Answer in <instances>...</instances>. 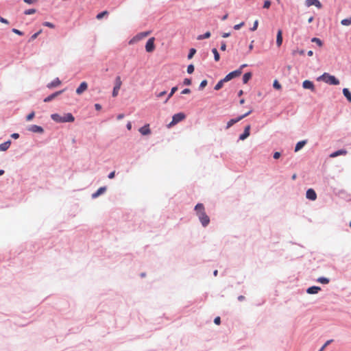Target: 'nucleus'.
<instances>
[{
	"mask_svg": "<svg viewBox=\"0 0 351 351\" xmlns=\"http://www.w3.org/2000/svg\"><path fill=\"white\" fill-rule=\"evenodd\" d=\"M51 119L56 123H72L75 121V117L71 112L65 113L63 116L58 113L51 114Z\"/></svg>",
	"mask_w": 351,
	"mask_h": 351,
	"instance_id": "nucleus-1",
	"label": "nucleus"
},
{
	"mask_svg": "<svg viewBox=\"0 0 351 351\" xmlns=\"http://www.w3.org/2000/svg\"><path fill=\"white\" fill-rule=\"evenodd\" d=\"M318 81H322L330 85H339L340 82L335 75H332L328 73H324L317 77Z\"/></svg>",
	"mask_w": 351,
	"mask_h": 351,
	"instance_id": "nucleus-2",
	"label": "nucleus"
},
{
	"mask_svg": "<svg viewBox=\"0 0 351 351\" xmlns=\"http://www.w3.org/2000/svg\"><path fill=\"white\" fill-rule=\"evenodd\" d=\"M238 74L236 71H231L228 74H227L223 79L220 80L215 86L214 90H220L225 82H228L230 81L232 79H234L237 77V75Z\"/></svg>",
	"mask_w": 351,
	"mask_h": 351,
	"instance_id": "nucleus-3",
	"label": "nucleus"
},
{
	"mask_svg": "<svg viewBox=\"0 0 351 351\" xmlns=\"http://www.w3.org/2000/svg\"><path fill=\"white\" fill-rule=\"evenodd\" d=\"M186 118L184 112H178L173 115L171 121L167 125L168 128H171L179 122L183 121Z\"/></svg>",
	"mask_w": 351,
	"mask_h": 351,
	"instance_id": "nucleus-4",
	"label": "nucleus"
},
{
	"mask_svg": "<svg viewBox=\"0 0 351 351\" xmlns=\"http://www.w3.org/2000/svg\"><path fill=\"white\" fill-rule=\"evenodd\" d=\"M121 85H122V81L121 80V77L119 75H117L114 80V86L113 87V90H112V96L113 97H115L118 95L119 90Z\"/></svg>",
	"mask_w": 351,
	"mask_h": 351,
	"instance_id": "nucleus-5",
	"label": "nucleus"
},
{
	"mask_svg": "<svg viewBox=\"0 0 351 351\" xmlns=\"http://www.w3.org/2000/svg\"><path fill=\"white\" fill-rule=\"evenodd\" d=\"M198 219L202 224V226L204 228L207 227L210 223V217L208 215L204 213H199V215H197Z\"/></svg>",
	"mask_w": 351,
	"mask_h": 351,
	"instance_id": "nucleus-6",
	"label": "nucleus"
},
{
	"mask_svg": "<svg viewBox=\"0 0 351 351\" xmlns=\"http://www.w3.org/2000/svg\"><path fill=\"white\" fill-rule=\"evenodd\" d=\"M150 34V31L142 32L137 34L135 36H134L130 41L129 44H132L134 42H137L143 39V38L147 36Z\"/></svg>",
	"mask_w": 351,
	"mask_h": 351,
	"instance_id": "nucleus-7",
	"label": "nucleus"
},
{
	"mask_svg": "<svg viewBox=\"0 0 351 351\" xmlns=\"http://www.w3.org/2000/svg\"><path fill=\"white\" fill-rule=\"evenodd\" d=\"M155 38L154 37L149 38L145 44V50L148 53H151L155 49L154 44Z\"/></svg>",
	"mask_w": 351,
	"mask_h": 351,
	"instance_id": "nucleus-8",
	"label": "nucleus"
},
{
	"mask_svg": "<svg viewBox=\"0 0 351 351\" xmlns=\"http://www.w3.org/2000/svg\"><path fill=\"white\" fill-rule=\"evenodd\" d=\"M64 89L61 90L56 91V92L53 93L52 94L49 95V96L46 97L43 99V101L45 103L50 102L52 100H53L56 97H57L58 96L61 95L62 93H64Z\"/></svg>",
	"mask_w": 351,
	"mask_h": 351,
	"instance_id": "nucleus-9",
	"label": "nucleus"
},
{
	"mask_svg": "<svg viewBox=\"0 0 351 351\" xmlns=\"http://www.w3.org/2000/svg\"><path fill=\"white\" fill-rule=\"evenodd\" d=\"M27 130L33 133L43 134L44 132L43 128L37 125H31L28 126Z\"/></svg>",
	"mask_w": 351,
	"mask_h": 351,
	"instance_id": "nucleus-10",
	"label": "nucleus"
},
{
	"mask_svg": "<svg viewBox=\"0 0 351 351\" xmlns=\"http://www.w3.org/2000/svg\"><path fill=\"white\" fill-rule=\"evenodd\" d=\"M250 129H251L250 125H246L244 128L243 132L239 135V141L245 140L250 135Z\"/></svg>",
	"mask_w": 351,
	"mask_h": 351,
	"instance_id": "nucleus-11",
	"label": "nucleus"
},
{
	"mask_svg": "<svg viewBox=\"0 0 351 351\" xmlns=\"http://www.w3.org/2000/svg\"><path fill=\"white\" fill-rule=\"evenodd\" d=\"M306 197L311 201H315L317 199L316 192L313 189H308L306 192Z\"/></svg>",
	"mask_w": 351,
	"mask_h": 351,
	"instance_id": "nucleus-12",
	"label": "nucleus"
},
{
	"mask_svg": "<svg viewBox=\"0 0 351 351\" xmlns=\"http://www.w3.org/2000/svg\"><path fill=\"white\" fill-rule=\"evenodd\" d=\"M106 190H107V186H101L95 193H93L91 195V197L93 199H96L98 197H99L101 195L104 194L106 191Z\"/></svg>",
	"mask_w": 351,
	"mask_h": 351,
	"instance_id": "nucleus-13",
	"label": "nucleus"
},
{
	"mask_svg": "<svg viewBox=\"0 0 351 351\" xmlns=\"http://www.w3.org/2000/svg\"><path fill=\"white\" fill-rule=\"evenodd\" d=\"M302 87L304 89H308L312 91H315V90L314 83L308 80H306L302 82Z\"/></svg>",
	"mask_w": 351,
	"mask_h": 351,
	"instance_id": "nucleus-14",
	"label": "nucleus"
},
{
	"mask_svg": "<svg viewBox=\"0 0 351 351\" xmlns=\"http://www.w3.org/2000/svg\"><path fill=\"white\" fill-rule=\"evenodd\" d=\"M305 5L307 7H310L311 5H315L317 8H321L322 7V4L319 0H306Z\"/></svg>",
	"mask_w": 351,
	"mask_h": 351,
	"instance_id": "nucleus-15",
	"label": "nucleus"
},
{
	"mask_svg": "<svg viewBox=\"0 0 351 351\" xmlns=\"http://www.w3.org/2000/svg\"><path fill=\"white\" fill-rule=\"evenodd\" d=\"M88 88V84L86 82L80 83V86L77 88L75 92L77 95L82 94Z\"/></svg>",
	"mask_w": 351,
	"mask_h": 351,
	"instance_id": "nucleus-16",
	"label": "nucleus"
},
{
	"mask_svg": "<svg viewBox=\"0 0 351 351\" xmlns=\"http://www.w3.org/2000/svg\"><path fill=\"white\" fill-rule=\"evenodd\" d=\"M139 132L143 136L149 134L151 133V130L149 124H145L140 128Z\"/></svg>",
	"mask_w": 351,
	"mask_h": 351,
	"instance_id": "nucleus-17",
	"label": "nucleus"
},
{
	"mask_svg": "<svg viewBox=\"0 0 351 351\" xmlns=\"http://www.w3.org/2000/svg\"><path fill=\"white\" fill-rule=\"evenodd\" d=\"M347 150L345 149H338L337 151H335L333 152H332L330 154V158H335V157H337L339 156H341V155H346L347 154Z\"/></svg>",
	"mask_w": 351,
	"mask_h": 351,
	"instance_id": "nucleus-18",
	"label": "nucleus"
},
{
	"mask_svg": "<svg viewBox=\"0 0 351 351\" xmlns=\"http://www.w3.org/2000/svg\"><path fill=\"white\" fill-rule=\"evenodd\" d=\"M321 290V287L318 286H311L306 289V291L308 294H316Z\"/></svg>",
	"mask_w": 351,
	"mask_h": 351,
	"instance_id": "nucleus-19",
	"label": "nucleus"
},
{
	"mask_svg": "<svg viewBox=\"0 0 351 351\" xmlns=\"http://www.w3.org/2000/svg\"><path fill=\"white\" fill-rule=\"evenodd\" d=\"M241 120V117H239V116L236 118L231 119L230 121H228L227 125L226 126V130L229 129L234 124L238 123Z\"/></svg>",
	"mask_w": 351,
	"mask_h": 351,
	"instance_id": "nucleus-20",
	"label": "nucleus"
},
{
	"mask_svg": "<svg viewBox=\"0 0 351 351\" xmlns=\"http://www.w3.org/2000/svg\"><path fill=\"white\" fill-rule=\"evenodd\" d=\"M339 195L341 198H343V199H346V201H348V202L351 201V195H350V194H349V193H347L346 191H344V190H341V191H339Z\"/></svg>",
	"mask_w": 351,
	"mask_h": 351,
	"instance_id": "nucleus-21",
	"label": "nucleus"
},
{
	"mask_svg": "<svg viewBox=\"0 0 351 351\" xmlns=\"http://www.w3.org/2000/svg\"><path fill=\"white\" fill-rule=\"evenodd\" d=\"M61 84V81L58 77L55 78L53 81H51L50 83H49L47 85V87L48 88H53L54 87H56L59 86Z\"/></svg>",
	"mask_w": 351,
	"mask_h": 351,
	"instance_id": "nucleus-22",
	"label": "nucleus"
},
{
	"mask_svg": "<svg viewBox=\"0 0 351 351\" xmlns=\"http://www.w3.org/2000/svg\"><path fill=\"white\" fill-rule=\"evenodd\" d=\"M306 143H307V140H302V141H298L295 146V149H294L295 152H297L300 151V149H302Z\"/></svg>",
	"mask_w": 351,
	"mask_h": 351,
	"instance_id": "nucleus-23",
	"label": "nucleus"
},
{
	"mask_svg": "<svg viewBox=\"0 0 351 351\" xmlns=\"http://www.w3.org/2000/svg\"><path fill=\"white\" fill-rule=\"evenodd\" d=\"M282 43V31L278 29L276 35V45L278 47H280Z\"/></svg>",
	"mask_w": 351,
	"mask_h": 351,
	"instance_id": "nucleus-24",
	"label": "nucleus"
},
{
	"mask_svg": "<svg viewBox=\"0 0 351 351\" xmlns=\"http://www.w3.org/2000/svg\"><path fill=\"white\" fill-rule=\"evenodd\" d=\"M194 210L196 212V215H199V213H204L205 212L204 206L202 203H197L195 205V206L194 208Z\"/></svg>",
	"mask_w": 351,
	"mask_h": 351,
	"instance_id": "nucleus-25",
	"label": "nucleus"
},
{
	"mask_svg": "<svg viewBox=\"0 0 351 351\" xmlns=\"http://www.w3.org/2000/svg\"><path fill=\"white\" fill-rule=\"evenodd\" d=\"M12 143V141L10 140H8L5 141L4 143L0 144V151L5 152L8 149L10 145Z\"/></svg>",
	"mask_w": 351,
	"mask_h": 351,
	"instance_id": "nucleus-26",
	"label": "nucleus"
},
{
	"mask_svg": "<svg viewBox=\"0 0 351 351\" xmlns=\"http://www.w3.org/2000/svg\"><path fill=\"white\" fill-rule=\"evenodd\" d=\"M252 77V73L251 71L247 72L243 75V83L247 84Z\"/></svg>",
	"mask_w": 351,
	"mask_h": 351,
	"instance_id": "nucleus-27",
	"label": "nucleus"
},
{
	"mask_svg": "<svg viewBox=\"0 0 351 351\" xmlns=\"http://www.w3.org/2000/svg\"><path fill=\"white\" fill-rule=\"evenodd\" d=\"M343 95L349 102H351V92L348 88H343Z\"/></svg>",
	"mask_w": 351,
	"mask_h": 351,
	"instance_id": "nucleus-28",
	"label": "nucleus"
},
{
	"mask_svg": "<svg viewBox=\"0 0 351 351\" xmlns=\"http://www.w3.org/2000/svg\"><path fill=\"white\" fill-rule=\"evenodd\" d=\"M178 88L177 86L171 88L170 93L168 94L164 103H167L169 99L173 95V94L178 90Z\"/></svg>",
	"mask_w": 351,
	"mask_h": 351,
	"instance_id": "nucleus-29",
	"label": "nucleus"
},
{
	"mask_svg": "<svg viewBox=\"0 0 351 351\" xmlns=\"http://www.w3.org/2000/svg\"><path fill=\"white\" fill-rule=\"evenodd\" d=\"M317 281L321 284L326 285L329 283L330 279L324 276H321L317 278Z\"/></svg>",
	"mask_w": 351,
	"mask_h": 351,
	"instance_id": "nucleus-30",
	"label": "nucleus"
},
{
	"mask_svg": "<svg viewBox=\"0 0 351 351\" xmlns=\"http://www.w3.org/2000/svg\"><path fill=\"white\" fill-rule=\"evenodd\" d=\"M212 53L214 55V60L215 62H218L220 60V55L216 48H213L211 50Z\"/></svg>",
	"mask_w": 351,
	"mask_h": 351,
	"instance_id": "nucleus-31",
	"label": "nucleus"
},
{
	"mask_svg": "<svg viewBox=\"0 0 351 351\" xmlns=\"http://www.w3.org/2000/svg\"><path fill=\"white\" fill-rule=\"evenodd\" d=\"M210 32L208 31V32H205L203 34L199 35L197 36V39L199 40H204V39L208 38H210Z\"/></svg>",
	"mask_w": 351,
	"mask_h": 351,
	"instance_id": "nucleus-32",
	"label": "nucleus"
},
{
	"mask_svg": "<svg viewBox=\"0 0 351 351\" xmlns=\"http://www.w3.org/2000/svg\"><path fill=\"white\" fill-rule=\"evenodd\" d=\"M107 15H108V12L107 10H104L96 15V19L100 20Z\"/></svg>",
	"mask_w": 351,
	"mask_h": 351,
	"instance_id": "nucleus-33",
	"label": "nucleus"
},
{
	"mask_svg": "<svg viewBox=\"0 0 351 351\" xmlns=\"http://www.w3.org/2000/svg\"><path fill=\"white\" fill-rule=\"evenodd\" d=\"M247 64H241V65L239 66V69H236V70H234V71H236V72H237V73H238V74L237 75V77H239V76L241 75L243 69L244 68L247 67Z\"/></svg>",
	"mask_w": 351,
	"mask_h": 351,
	"instance_id": "nucleus-34",
	"label": "nucleus"
},
{
	"mask_svg": "<svg viewBox=\"0 0 351 351\" xmlns=\"http://www.w3.org/2000/svg\"><path fill=\"white\" fill-rule=\"evenodd\" d=\"M311 42L316 43L319 47H322V45H323L322 40L317 37L312 38Z\"/></svg>",
	"mask_w": 351,
	"mask_h": 351,
	"instance_id": "nucleus-35",
	"label": "nucleus"
},
{
	"mask_svg": "<svg viewBox=\"0 0 351 351\" xmlns=\"http://www.w3.org/2000/svg\"><path fill=\"white\" fill-rule=\"evenodd\" d=\"M341 24L344 26H348L351 25V17L346 18L341 21Z\"/></svg>",
	"mask_w": 351,
	"mask_h": 351,
	"instance_id": "nucleus-36",
	"label": "nucleus"
},
{
	"mask_svg": "<svg viewBox=\"0 0 351 351\" xmlns=\"http://www.w3.org/2000/svg\"><path fill=\"white\" fill-rule=\"evenodd\" d=\"M195 53H196V49L195 48H191L189 49V53L187 55V58L189 60L191 59L194 56Z\"/></svg>",
	"mask_w": 351,
	"mask_h": 351,
	"instance_id": "nucleus-37",
	"label": "nucleus"
},
{
	"mask_svg": "<svg viewBox=\"0 0 351 351\" xmlns=\"http://www.w3.org/2000/svg\"><path fill=\"white\" fill-rule=\"evenodd\" d=\"M207 84H208V81L206 80H202L198 87V90H202L207 86Z\"/></svg>",
	"mask_w": 351,
	"mask_h": 351,
	"instance_id": "nucleus-38",
	"label": "nucleus"
},
{
	"mask_svg": "<svg viewBox=\"0 0 351 351\" xmlns=\"http://www.w3.org/2000/svg\"><path fill=\"white\" fill-rule=\"evenodd\" d=\"M273 87L274 89L280 90L282 88V86L277 80H275L273 82Z\"/></svg>",
	"mask_w": 351,
	"mask_h": 351,
	"instance_id": "nucleus-39",
	"label": "nucleus"
},
{
	"mask_svg": "<svg viewBox=\"0 0 351 351\" xmlns=\"http://www.w3.org/2000/svg\"><path fill=\"white\" fill-rule=\"evenodd\" d=\"M333 339H329L326 341V343L322 346V348L319 350V351H324L326 348L330 345L332 342H333Z\"/></svg>",
	"mask_w": 351,
	"mask_h": 351,
	"instance_id": "nucleus-40",
	"label": "nucleus"
},
{
	"mask_svg": "<svg viewBox=\"0 0 351 351\" xmlns=\"http://www.w3.org/2000/svg\"><path fill=\"white\" fill-rule=\"evenodd\" d=\"M36 12V10L34 8L27 9L24 11V14L30 15Z\"/></svg>",
	"mask_w": 351,
	"mask_h": 351,
	"instance_id": "nucleus-41",
	"label": "nucleus"
},
{
	"mask_svg": "<svg viewBox=\"0 0 351 351\" xmlns=\"http://www.w3.org/2000/svg\"><path fill=\"white\" fill-rule=\"evenodd\" d=\"M194 70L195 66L193 64H190L188 65L186 71L189 74H192L194 72Z\"/></svg>",
	"mask_w": 351,
	"mask_h": 351,
	"instance_id": "nucleus-42",
	"label": "nucleus"
},
{
	"mask_svg": "<svg viewBox=\"0 0 351 351\" xmlns=\"http://www.w3.org/2000/svg\"><path fill=\"white\" fill-rule=\"evenodd\" d=\"M41 32H42V30H39L38 32H37L34 33L33 35H32L29 41L31 42V41H33L34 40H35L38 36V35L41 33Z\"/></svg>",
	"mask_w": 351,
	"mask_h": 351,
	"instance_id": "nucleus-43",
	"label": "nucleus"
},
{
	"mask_svg": "<svg viewBox=\"0 0 351 351\" xmlns=\"http://www.w3.org/2000/svg\"><path fill=\"white\" fill-rule=\"evenodd\" d=\"M271 2L270 0H265L263 3V8L269 9L271 6Z\"/></svg>",
	"mask_w": 351,
	"mask_h": 351,
	"instance_id": "nucleus-44",
	"label": "nucleus"
},
{
	"mask_svg": "<svg viewBox=\"0 0 351 351\" xmlns=\"http://www.w3.org/2000/svg\"><path fill=\"white\" fill-rule=\"evenodd\" d=\"M192 83V80L191 78H185L184 80H183V85L184 86H190Z\"/></svg>",
	"mask_w": 351,
	"mask_h": 351,
	"instance_id": "nucleus-45",
	"label": "nucleus"
},
{
	"mask_svg": "<svg viewBox=\"0 0 351 351\" xmlns=\"http://www.w3.org/2000/svg\"><path fill=\"white\" fill-rule=\"evenodd\" d=\"M34 116H35V113L34 111H32V112H30L29 114L27 115L26 121H30L31 120H32V119L34 117Z\"/></svg>",
	"mask_w": 351,
	"mask_h": 351,
	"instance_id": "nucleus-46",
	"label": "nucleus"
},
{
	"mask_svg": "<svg viewBox=\"0 0 351 351\" xmlns=\"http://www.w3.org/2000/svg\"><path fill=\"white\" fill-rule=\"evenodd\" d=\"M258 21L256 20L254 22L253 26L250 28V31L254 32V31L256 30L258 28Z\"/></svg>",
	"mask_w": 351,
	"mask_h": 351,
	"instance_id": "nucleus-47",
	"label": "nucleus"
},
{
	"mask_svg": "<svg viewBox=\"0 0 351 351\" xmlns=\"http://www.w3.org/2000/svg\"><path fill=\"white\" fill-rule=\"evenodd\" d=\"M43 25L45 27H49V28H54L55 25L51 22L45 21L43 23Z\"/></svg>",
	"mask_w": 351,
	"mask_h": 351,
	"instance_id": "nucleus-48",
	"label": "nucleus"
},
{
	"mask_svg": "<svg viewBox=\"0 0 351 351\" xmlns=\"http://www.w3.org/2000/svg\"><path fill=\"white\" fill-rule=\"evenodd\" d=\"M245 25V23L244 22H241L239 24H237L235 25H234L233 28L235 30H239L240 29L243 25Z\"/></svg>",
	"mask_w": 351,
	"mask_h": 351,
	"instance_id": "nucleus-49",
	"label": "nucleus"
},
{
	"mask_svg": "<svg viewBox=\"0 0 351 351\" xmlns=\"http://www.w3.org/2000/svg\"><path fill=\"white\" fill-rule=\"evenodd\" d=\"M12 32L19 36H23L24 34V33L23 32H21V30L18 29H16V28H13L12 29Z\"/></svg>",
	"mask_w": 351,
	"mask_h": 351,
	"instance_id": "nucleus-50",
	"label": "nucleus"
},
{
	"mask_svg": "<svg viewBox=\"0 0 351 351\" xmlns=\"http://www.w3.org/2000/svg\"><path fill=\"white\" fill-rule=\"evenodd\" d=\"M297 53H299L300 55L303 56L305 53V51L304 49H298L297 50L293 51V54L295 55Z\"/></svg>",
	"mask_w": 351,
	"mask_h": 351,
	"instance_id": "nucleus-51",
	"label": "nucleus"
},
{
	"mask_svg": "<svg viewBox=\"0 0 351 351\" xmlns=\"http://www.w3.org/2000/svg\"><path fill=\"white\" fill-rule=\"evenodd\" d=\"M220 49L221 51H226V43L224 40H222L221 42V47H220Z\"/></svg>",
	"mask_w": 351,
	"mask_h": 351,
	"instance_id": "nucleus-52",
	"label": "nucleus"
},
{
	"mask_svg": "<svg viewBox=\"0 0 351 351\" xmlns=\"http://www.w3.org/2000/svg\"><path fill=\"white\" fill-rule=\"evenodd\" d=\"M252 112V110H249L248 112H246V113L241 114L239 116V117H241V120L245 117H247L248 115H250Z\"/></svg>",
	"mask_w": 351,
	"mask_h": 351,
	"instance_id": "nucleus-53",
	"label": "nucleus"
},
{
	"mask_svg": "<svg viewBox=\"0 0 351 351\" xmlns=\"http://www.w3.org/2000/svg\"><path fill=\"white\" fill-rule=\"evenodd\" d=\"M281 156V153L280 152H276L273 154V157L274 159H278Z\"/></svg>",
	"mask_w": 351,
	"mask_h": 351,
	"instance_id": "nucleus-54",
	"label": "nucleus"
},
{
	"mask_svg": "<svg viewBox=\"0 0 351 351\" xmlns=\"http://www.w3.org/2000/svg\"><path fill=\"white\" fill-rule=\"evenodd\" d=\"M190 93H191V89L186 88L182 90L181 94L186 95V94H189Z\"/></svg>",
	"mask_w": 351,
	"mask_h": 351,
	"instance_id": "nucleus-55",
	"label": "nucleus"
},
{
	"mask_svg": "<svg viewBox=\"0 0 351 351\" xmlns=\"http://www.w3.org/2000/svg\"><path fill=\"white\" fill-rule=\"evenodd\" d=\"M214 323L217 325H219L221 324V318L220 317H216L214 319Z\"/></svg>",
	"mask_w": 351,
	"mask_h": 351,
	"instance_id": "nucleus-56",
	"label": "nucleus"
},
{
	"mask_svg": "<svg viewBox=\"0 0 351 351\" xmlns=\"http://www.w3.org/2000/svg\"><path fill=\"white\" fill-rule=\"evenodd\" d=\"M166 94H167V91L166 90H163V91L156 94V97L160 98V97H162L165 96Z\"/></svg>",
	"mask_w": 351,
	"mask_h": 351,
	"instance_id": "nucleus-57",
	"label": "nucleus"
},
{
	"mask_svg": "<svg viewBox=\"0 0 351 351\" xmlns=\"http://www.w3.org/2000/svg\"><path fill=\"white\" fill-rule=\"evenodd\" d=\"M115 177V171H111L110 173H109V174L108 175V178L109 179H113Z\"/></svg>",
	"mask_w": 351,
	"mask_h": 351,
	"instance_id": "nucleus-58",
	"label": "nucleus"
},
{
	"mask_svg": "<svg viewBox=\"0 0 351 351\" xmlns=\"http://www.w3.org/2000/svg\"><path fill=\"white\" fill-rule=\"evenodd\" d=\"M0 22L5 24L9 23V21L6 19L2 17L1 16H0Z\"/></svg>",
	"mask_w": 351,
	"mask_h": 351,
	"instance_id": "nucleus-59",
	"label": "nucleus"
},
{
	"mask_svg": "<svg viewBox=\"0 0 351 351\" xmlns=\"http://www.w3.org/2000/svg\"><path fill=\"white\" fill-rule=\"evenodd\" d=\"M20 135L19 133H13L11 134V137L14 139H18L19 138Z\"/></svg>",
	"mask_w": 351,
	"mask_h": 351,
	"instance_id": "nucleus-60",
	"label": "nucleus"
},
{
	"mask_svg": "<svg viewBox=\"0 0 351 351\" xmlns=\"http://www.w3.org/2000/svg\"><path fill=\"white\" fill-rule=\"evenodd\" d=\"M230 34H230V32H224V33H222V34H221V36H222L223 38H226L229 37V36H230Z\"/></svg>",
	"mask_w": 351,
	"mask_h": 351,
	"instance_id": "nucleus-61",
	"label": "nucleus"
},
{
	"mask_svg": "<svg viewBox=\"0 0 351 351\" xmlns=\"http://www.w3.org/2000/svg\"><path fill=\"white\" fill-rule=\"evenodd\" d=\"M101 105L99 104H95V108L96 110H100L101 109Z\"/></svg>",
	"mask_w": 351,
	"mask_h": 351,
	"instance_id": "nucleus-62",
	"label": "nucleus"
},
{
	"mask_svg": "<svg viewBox=\"0 0 351 351\" xmlns=\"http://www.w3.org/2000/svg\"><path fill=\"white\" fill-rule=\"evenodd\" d=\"M245 296L241 295H239L238 298H237V300L239 301V302H242L243 300H245Z\"/></svg>",
	"mask_w": 351,
	"mask_h": 351,
	"instance_id": "nucleus-63",
	"label": "nucleus"
},
{
	"mask_svg": "<svg viewBox=\"0 0 351 351\" xmlns=\"http://www.w3.org/2000/svg\"><path fill=\"white\" fill-rule=\"evenodd\" d=\"M254 40H252L251 43L250 44L249 47H248V49H249V51H252L254 48Z\"/></svg>",
	"mask_w": 351,
	"mask_h": 351,
	"instance_id": "nucleus-64",
	"label": "nucleus"
}]
</instances>
